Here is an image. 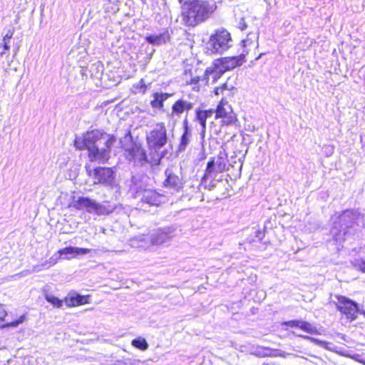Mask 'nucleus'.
Segmentation results:
<instances>
[{"mask_svg": "<svg viewBox=\"0 0 365 365\" xmlns=\"http://www.w3.org/2000/svg\"><path fill=\"white\" fill-rule=\"evenodd\" d=\"M115 141L113 135L107 134L102 129H93L74 140L76 150H88V157L91 162L106 163L110 159L111 146Z\"/></svg>", "mask_w": 365, "mask_h": 365, "instance_id": "f257e3e1", "label": "nucleus"}, {"mask_svg": "<svg viewBox=\"0 0 365 365\" xmlns=\"http://www.w3.org/2000/svg\"><path fill=\"white\" fill-rule=\"evenodd\" d=\"M180 17L187 27H195L212 17L217 9L214 0H182Z\"/></svg>", "mask_w": 365, "mask_h": 365, "instance_id": "f03ea898", "label": "nucleus"}, {"mask_svg": "<svg viewBox=\"0 0 365 365\" xmlns=\"http://www.w3.org/2000/svg\"><path fill=\"white\" fill-rule=\"evenodd\" d=\"M215 113V119L220 120V126H231L239 122L237 115L234 111L232 106L225 98H222L215 109L197 108L195 110L194 120L201 127V131L205 133L207 128V120Z\"/></svg>", "mask_w": 365, "mask_h": 365, "instance_id": "7ed1b4c3", "label": "nucleus"}, {"mask_svg": "<svg viewBox=\"0 0 365 365\" xmlns=\"http://www.w3.org/2000/svg\"><path fill=\"white\" fill-rule=\"evenodd\" d=\"M145 143L150 159L159 163L163 157L160 150L169 141L168 128L164 122H157L145 133Z\"/></svg>", "mask_w": 365, "mask_h": 365, "instance_id": "20e7f679", "label": "nucleus"}, {"mask_svg": "<svg viewBox=\"0 0 365 365\" xmlns=\"http://www.w3.org/2000/svg\"><path fill=\"white\" fill-rule=\"evenodd\" d=\"M207 67L202 71L200 67L190 65L181 74L183 86H188L193 92L199 93L205 90L210 84V77L212 76Z\"/></svg>", "mask_w": 365, "mask_h": 365, "instance_id": "39448f33", "label": "nucleus"}, {"mask_svg": "<svg viewBox=\"0 0 365 365\" xmlns=\"http://www.w3.org/2000/svg\"><path fill=\"white\" fill-rule=\"evenodd\" d=\"M359 214L353 210H345L340 212L332 228L333 238L336 242H343L349 233V229L357 225Z\"/></svg>", "mask_w": 365, "mask_h": 365, "instance_id": "423d86ee", "label": "nucleus"}, {"mask_svg": "<svg viewBox=\"0 0 365 365\" xmlns=\"http://www.w3.org/2000/svg\"><path fill=\"white\" fill-rule=\"evenodd\" d=\"M245 56L220 57L215 59L212 65L207 67L212 76V82H217L225 72L240 66L245 62Z\"/></svg>", "mask_w": 365, "mask_h": 365, "instance_id": "0eeeda50", "label": "nucleus"}, {"mask_svg": "<svg viewBox=\"0 0 365 365\" xmlns=\"http://www.w3.org/2000/svg\"><path fill=\"white\" fill-rule=\"evenodd\" d=\"M231 34L227 29H217L209 37L206 53L209 55L221 54L231 47Z\"/></svg>", "mask_w": 365, "mask_h": 365, "instance_id": "6e6552de", "label": "nucleus"}, {"mask_svg": "<svg viewBox=\"0 0 365 365\" xmlns=\"http://www.w3.org/2000/svg\"><path fill=\"white\" fill-rule=\"evenodd\" d=\"M85 170L87 176L93 179V185H101L106 187L112 186L115 180V170L110 167H96L86 165Z\"/></svg>", "mask_w": 365, "mask_h": 365, "instance_id": "1a4fd4ad", "label": "nucleus"}, {"mask_svg": "<svg viewBox=\"0 0 365 365\" xmlns=\"http://www.w3.org/2000/svg\"><path fill=\"white\" fill-rule=\"evenodd\" d=\"M335 306L340 314L349 322L356 320L359 314L358 304L343 295H336Z\"/></svg>", "mask_w": 365, "mask_h": 365, "instance_id": "9d476101", "label": "nucleus"}, {"mask_svg": "<svg viewBox=\"0 0 365 365\" xmlns=\"http://www.w3.org/2000/svg\"><path fill=\"white\" fill-rule=\"evenodd\" d=\"M126 158L138 161L141 164L145 163H157L158 160L150 159L149 151H146L140 142L131 140L130 145L128 148H123Z\"/></svg>", "mask_w": 365, "mask_h": 365, "instance_id": "9b49d317", "label": "nucleus"}, {"mask_svg": "<svg viewBox=\"0 0 365 365\" xmlns=\"http://www.w3.org/2000/svg\"><path fill=\"white\" fill-rule=\"evenodd\" d=\"M228 163L227 155L225 152H220L217 156L211 158L207 163L203 179L222 173L227 170Z\"/></svg>", "mask_w": 365, "mask_h": 365, "instance_id": "f8f14e48", "label": "nucleus"}, {"mask_svg": "<svg viewBox=\"0 0 365 365\" xmlns=\"http://www.w3.org/2000/svg\"><path fill=\"white\" fill-rule=\"evenodd\" d=\"M73 207L78 210H86L88 212H93L98 215L108 214L111 212V210H106L104 206L88 197H78Z\"/></svg>", "mask_w": 365, "mask_h": 365, "instance_id": "ddd939ff", "label": "nucleus"}, {"mask_svg": "<svg viewBox=\"0 0 365 365\" xmlns=\"http://www.w3.org/2000/svg\"><path fill=\"white\" fill-rule=\"evenodd\" d=\"M282 325L286 327V329L289 328H299L301 330L309 333L310 334H319V332L316 327H314L312 324L308 322L293 319L282 323Z\"/></svg>", "mask_w": 365, "mask_h": 365, "instance_id": "4468645a", "label": "nucleus"}, {"mask_svg": "<svg viewBox=\"0 0 365 365\" xmlns=\"http://www.w3.org/2000/svg\"><path fill=\"white\" fill-rule=\"evenodd\" d=\"M90 294L81 295L77 293L69 294L63 298L67 307H76L90 303Z\"/></svg>", "mask_w": 365, "mask_h": 365, "instance_id": "2eb2a0df", "label": "nucleus"}, {"mask_svg": "<svg viewBox=\"0 0 365 365\" xmlns=\"http://www.w3.org/2000/svg\"><path fill=\"white\" fill-rule=\"evenodd\" d=\"M166 178L163 181V186L174 191H179L183 187L181 178L169 170L165 171Z\"/></svg>", "mask_w": 365, "mask_h": 365, "instance_id": "dca6fc26", "label": "nucleus"}, {"mask_svg": "<svg viewBox=\"0 0 365 365\" xmlns=\"http://www.w3.org/2000/svg\"><path fill=\"white\" fill-rule=\"evenodd\" d=\"M141 201L152 206H159L162 203V195L154 190L145 189L142 192Z\"/></svg>", "mask_w": 365, "mask_h": 365, "instance_id": "f3484780", "label": "nucleus"}, {"mask_svg": "<svg viewBox=\"0 0 365 365\" xmlns=\"http://www.w3.org/2000/svg\"><path fill=\"white\" fill-rule=\"evenodd\" d=\"M192 108V103L183 99H178L173 104L171 113L173 115L180 116L185 111H189Z\"/></svg>", "mask_w": 365, "mask_h": 365, "instance_id": "a211bd4d", "label": "nucleus"}, {"mask_svg": "<svg viewBox=\"0 0 365 365\" xmlns=\"http://www.w3.org/2000/svg\"><path fill=\"white\" fill-rule=\"evenodd\" d=\"M7 315L8 313L6 309L4 308V305L0 304V327L2 328L16 327L19 324H21L24 320V315H21L16 319L12 320L9 322H5V319L7 317Z\"/></svg>", "mask_w": 365, "mask_h": 365, "instance_id": "6ab92c4d", "label": "nucleus"}, {"mask_svg": "<svg viewBox=\"0 0 365 365\" xmlns=\"http://www.w3.org/2000/svg\"><path fill=\"white\" fill-rule=\"evenodd\" d=\"M91 250L88 248H80L74 247H66L58 250L60 257L63 255H70L71 257H76L78 255H83L89 253Z\"/></svg>", "mask_w": 365, "mask_h": 365, "instance_id": "aec40b11", "label": "nucleus"}, {"mask_svg": "<svg viewBox=\"0 0 365 365\" xmlns=\"http://www.w3.org/2000/svg\"><path fill=\"white\" fill-rule=\"evenodd\" d=\"M173 96L170 93L155 92L153 93V98L150 101V106L153 108L162 109L164 107V102Z\"/></svg>", "mask_w": 365, "mask_h": 365, "instance_id": "412c9836", "label": "nucleus"}, {"mask_svg": "<svg viewBox=\"0 0 365 365\" xmlns=\"http://www.w3.org/2000/svg\"><path fill=\"white\" fill-rule=\"evenodd\" d=\"M14 29H9L6 34L3 36L2 43H0V55L3 56L6 51L11 48V41L14 34Z\"/></svg>", "mask_w": 365, "mask_h": 365, "instance_id": "4be33fe9", "label": "nucleus"}, {"mask_svg": "<svg viewBox=\"0 0 365 365\" xmlns=\"http://www.w3.org/2000/svg\"><path fill=\"white\" fill-rule=\"evenodd\" d=\"M257 355L259 357H281L284 356L282 351L269 347H261L257 350Z\"/></svg>", "mask_w": 365, "mask_h": 365, "instance_id": "5701e85b", "label": "nucleus"}, {"mask_svg": "<svg viewBox=\"0 0 365 365\" xmlns=\"http://www.w3.org/2000/svg\"><path fill=\"white\" fill-rule=\"evenodd\" d=\"M190 131L189 130L187 125H185L183 128V132L180 136V142L178 147L179 151H184L186 149L190 142Z\"/></svg>", "mask_w": 365, "mask_h": 365, "instance_id": "b1692460", "label": "nucleus"}, {"mask_svg": "<svg viewBox=\"0 0 365 365\" xmlns=\"http://www.w3.org/2000/svg\"><path fill=\"white\" fill-rule=\"evenodd\" d=\"M45 299L50 303L53 308L60 309L61 308L63 303L64 302L63 299H60L57 297L46 294L44 296Z\"/></svg>", "mask_w": 365, "mask_h": 365, "instance_id": "393cba45", "label": "nucleus"}, {"mask_svg": "<svg viewBox=\"0 0 365 365\" xmlns=\"http://www.w3.org/2000/svg\"><path fill=\"white\" fill-rule=\"evenodd\" d=\"M170 239L169 233L165 230H159L154 235L153 240L154 242L160 244Z\"/></svg>", "mask_w": 365, "mask_h": 365, "instance_id": "a878e982", "label": "nucleus"}, {"mask_svg": "<svg viewBox=\"0 0 365 365\" xmlns=\"http://www.w3.org/2000/svg\"><path fill=\"white\" fill-rule=\"evenodd\" d=\"M131 344L142 351H145L148 348V344L145 339L138 336L132 340Z\"/></svg>", "mask_w": 365, "mask_h": 365, "instance_id": "bb28decb", "label": "nucleus"}, {"mask_svg": "<svg viewBox=\"0 0 365 365\" xmlns=\"http://www.w3.org/2000/svg\"><path fill=\"white\" fill-rule=\"evenodd\" d=\"M299 336L304 339L309 340L316 345H318V346H320L322 347H325V348L327 347L328 344H329L327 341H322L319 339H316V338H314V337H312V336H309L307 335H299Z\"/></svg>", "mask_w": 365, "mask_h": 365, "instance_id": "cd10ccee", "label": "nucleus"}, {"mask_svg": "<svg viewBox=\"0 0 365 365\" xmlns=\"http://www.w3.org/2000/svg\"><path fill=\"white\" fill-rule=\"evenodd\" d=\"M352 265L359 271L365 273V259L363 258L356 259L352 262Z\"/></svg>", "mask_w": 365, "mask_h": 365, "instance_id": "c85d7f7f", "label": "nucleus"}, {"mask_svg": "<svg viewBox=\"0 0 365 365\" xmlns=\"http://www.w3.org/2000/svg\"><path fill=\"white\" fill-rule=\"evenodd\" d=\"M135 87L138 91V92H140L143 94L146 93L148 88L143 79H141Z\"/></svg>", "mask_w": 365, "mask_h": 365, "instance_id": "c756f323", "label": "nucleus"}, {"mask_svg": "<svg viewBox=\"0 0 365 365\" xmlns=\"http://www.w3.org/2000/svg\"><path fill=\"white\" fill-rule=\"evenodd\" d=\"M266 234L265 228H258L255 233V237L257 238L259 240H263Z\"/></svg>", "mask_w": 365, "mask_h": 365, "instance_id": "7c9ffc66", "label": "nucleus"}, {"mask_svg": "<svg viewBox=\"0 0 365 365\" xmlns=\"http://www.w3.org/2000/svg\"><path fill=\"white\" fill-rule=\"evenodd\" d=\"M239 28L242 30V31H244L247 28V24L245 23V19H242L240 24H239Z\"/></svg>", "mask_w": 365, "mask_h": 365, "instance_id": "2f4dec72", "label": "nucleus"}, {"mask_svg": "<svg viewBox=\"0 0 365 365\" xmlns=\"http://www.w3.org/2000/svg\"><path fill=\"white\" fill-rule=\"evenodd\" d=\"M222 93H223V91L219 86L215 87L213 90V93L215 96H220V95L222 94Z\"/></svg>", "mask_w": 365, "mask_h": 365, "instance_id": "473e14b6", "label": "nucleus"}, {"mask_svg": "<svg viewBox=\"0 0 365 365\" xmlns=\"http://www.w3.org/2000/svg\"><path fill=\"white\" fill-rule=\"evenodd\" d=\"M219 87L224 91L225 90H230L229 88H228V85H227V83L225 82L221 85L219 86Z\"/></svg>", "mask_w": 365, "mask_h": 365, "instance_id": "72a5a7b5", "label": "nucleus"}, {"mask_svg": "<svg viewBox=\"0 0 365 365\" xmlns=\"http://www.w3.org/2000/svg\"><path fill=\"white\" fill-rule=\"evenodd\" d=\"M264 53H259L256 58H255V60H257L259 59Z\"/></svg>", "mask_w": 365, "mask_h": 365, "instance_id": "f704fd0d", "label": "nucleus"}, {"mask_svg": "<svg viewBox=\"0 0 365 365\" xmlns=\"http://www.w3.org/2000/svg\"><path fill=\"white\" fill-rule=\"evenodd\" d=\"M205 158V155H204L203 157L201 158L202 160Z\"/></svg>", "mask_w": 365, "mask_h": 365, "instance_id": "c9c22d12", "label": "nucleus"}, {"mask_svg": "<svg viewBox=\"0 0 365 365\" xmlns=\"http://www.w3.org/2000/svg\"><path fill=\"white\" fill-rule=\"evenodd\" d=\"M179 3H182V0H178Z\"/></svg>", "mask_w": 365, "mask_h": 365, "instance_id": "e433bc0d", "label": "nucleus"}, {"mask_svg": "<svg viewBox=\"0 0 365 365\" xmlns=\"http://www.w3.org/2000/svg\"><path fill=\"white\" fill-rule=\"evenodd\" d=\"M362 363L365 365V361H363Z\"/></svg>", "mask_w": 365, "mask_h": 365, "instance_id": "4c0bfd02", "label": "nucleus"}]
</instances>
